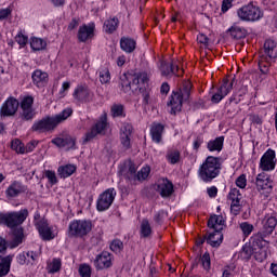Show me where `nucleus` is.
I'll list each match as a JSON object with an SVG mask.
<instances>
[{"mask_svg": "<svg viewBox=\"0 0 277 277\" xmlns=\"http://www.w3.org/2000/svg\"><path fill=\"white\" fill-rule=\"evenodd\" d=\"M199 177L206 183L209 182V157L206 158L205 162L199 168Z\"/></svg>", "mask_w": 277, "mask_h": 277, "instance_id": "obj_42", "label": "nucleus"}, {"mask_svg": "<svg viewBox=\"0 0 277 277\" xmlns=\"http://www.w3.org/2000/svg\"><path fill=\"white\" fill-rule=\"evenodd\" d=\"M96 269H109L111 267V254L107 251L102 252L94 261Z\"/></svg>", "mask_w": 277, "mask_h": 277, "instance_id": "obj_22", "label": "nucleus"}, {"mask_svg": "<svg viewBox=\"0 0 277 277\" xmlns=\"http://www.w3.org/2000/svg\"><path fill=\"white\" fill-rule=\"evenodd\" d=\"M107 129V114L101 116L100 121L91 128L89 132L85 133L83 144L92 142L96 135H102V133Z\"/></svg>", "mask_w": 277, "mask_h": 277, "instance_id": "obj_8", "label": "nucleus"}, {"mask_svg": "<svg viewBox=\"0 0 277 277\" xmlns=\"http://www.w3.org/2000/svg\"><path fill=\"white\" fill-rule=\"evenodd\" d=\"M224 164V158L209 156V181L217 179L222 172V166Z\"/></svg>", "mask_w": 277, "mask_h": 277, "instance_id": "obj_14", "label": "nucleus"}, {"mask_svg": "<svg viewBox=\"0 0 277 277\" xmlns=\"http://www.w3.org/2000/svg\"><path fill=\"white\" fill-rule=\"evenodd\" d=\"M79 274L81 277H92V267L88 264H82L79 267Z\"/></svg>", "mask_w": 277, "mask_h": 277, "instance_id": "obj_53", "label": "nucleus"}, {"mask_svg": "<svg viewBox=\"0 0 277 277\" xmlns=\"http://www.w3.org/2000/svg\"><path fill=\"white\" fill-rule=\"evenodd\" d=\"M30 47L32 51H42L43 49H47V41L35 37L30 41Z\"/></svg>", "mask_w": 277, "mask_h": 277, "instance_id": "obj_43", "label": "nucleus"}, {"mask_svg": "<svg viewBox=\"0 0 277 277\" xmlns=\"http://www.w3.org/2000/svg\"><path fill=\"white\" fill-rule=\"evenodd\" d=\"M77 168L72 164H67L64 167H60L57 172L61 179H68V176H72L75 174Z\"/></svg>", "mask_w": 277, "mask_h": 277, "instance_id": "obj_38", "label": "nucleus"}, {"mask_svg": "<svg viewBox=\"0 0 277 277\" xmlns=\"http://www.w3.org/2000/svg\"><path fill=\"white\" fill-rule=\"evenodd\" d=\"M236 187H239V189H246L248 185V179L246 174H240L236 181H235Z\"/></svg>", "mask_w": 277, "mask_h": 277, "instance_id": "obj_52", "label": "nucleus"}, {"mask_svg": "<svg viewBox=\"0 0 277 277\" xmlns=\"http://www.w3.org/2000/svg\"><path fill=\"white\" fill-rule=\"evenodd\" d=\"M44 176H45V179H48V181H49V183H51V185L57 184V175H55V171L47 170L44 172Z\"/></svg>", "mask_w": 277, "mask_h": 277, "instance_id": "obj_59", "label": "nucleus"}, {"mask_svg": "<svg viewBox=\"0 0 277 277\" xmlns=\"http://www.w3.org/2000/svg\"><path fill=\"white\" fill-rule=\"evenodd\" d=\"M72 116V108H66L61 114L53 117H44L39 121H36L32 124V131L37 133H50L51 131H55L57 129V124L68 120Z\"/></svg>", "mask_w": 277, "mask_h": 277, "instance_id": "obj_1", "label": "nucleus"}, {"mask_svg": "<svg viewBox=\"0 0 277 277\" xmlns=\"http://www.w3.org/2000/svg\"><path fill=\"white\" fill-rule=\"evenodd\" d=\"M276 150L268 148L260 158L259 170L262 172H274L276 170Z\"/></svg>", "mask_w": 277, "mask_h": 277, "instance_id": "obj_7", "label": "nucleus"}, {"mask_svg": "<svg viewBox=\"0 0 277 277\" xmlns=\"http://www.w3.org/2000/svg\"><path fill=\"white\" fill-rule=\"evenodd\" d=\"M237 14L240 21H245L246 23H256V21H261L264 15L261 6L254 1L242 5L237 10Z\"/></svg>", "mask_w": 277, "mask_h": 277, "instance_id": "obj_4", "label": "nucleus"}, {"mask_svg": "<svg viewBox=\"0 0 277 277\" xmlns=\"http://www.w3.org/2000/svg\"><path fill=\"white\" fill-rule=\"evenodd\" d=\"M226 221L222 214H210L209 216V246L212 248H220L224 241V226Z\"/></svg>", "mask_w": 277, "mask_h": 277, "instance_id": "obj_2", "label": "nucleus"}, {"mask_svg": "<svg viewBox=\"0 0 277 277\" xmlns=\"http://www.w3.org/2000/svg\"><path fill=\"white\" fill-rule=\"evenodd\" d=\"M203 269L209 271V253L206 252L202 256L198 258V262Z\"/></svg>", "mask_w": 277, "mask_h": 277, "instance_id": "obj_58", "label": "nucleus"}, {"mask_svg": "<svg viewBox=\"0 0 277 277\" xmlns=\"http://www.w3.org/2000/svg\"><path fill=\"white\" fill-rule=\"evenodd\" d=\"M9 246L10 243L8 242V240L3 237H0V254H5V252H8Z\"/></svg>", "mask_w": 277, "mask_h": 277, "instance_id": "obj_64", "label": "nucleus"}, {"mask_svg": "<svg viewBox=\"0 0 277 277\" xmlns=\"http://www.w3.org/2000/svg\"><path fill=\"white\" fill-rule=\"evenodd\" d=\"M92 230V221L75 220L72 221L67 230L68 237H85Z\"/></svg>", "mask_w": 277, "mask_h": 277, "instance_id": "obj_5", "label": "nucleus"}, {"mask_svg": "<svg viewBox=\"0 0 277 277\" xmlns=\"http://www.w3.org/2000/svg\"><path fill=\"white\" fill-rule=\"evenodd\" d=\"M110 114L113 118H120V116H124V106L121 104H114L110 108Z\"/></svg>", "mask_w": 277, "mask_h": 277, "instance_id": "obj_46", "label": "nucleus"}, {"mask_svg": "<svg viewBox=\"0 0 277 277\" xmlns=\"http://www.w3.org/2000/svg\"><path fill=\"white\" fill-rule=\"evenodd\" d=\"M130 81H131V85H132V92H135L137 90H140L142 92V88H140V78L137 75H131L130 74Z\"/></svg>", "mask_w": 277, "mask_h": 277, "instance_id": "obj_56", "label": "nucleus"}, {"mask_svg": "<svg viewBox=\"0 0 277 277\" xmlns=\"http://www.w3.org/2000/svg\"><path fill=\"white\" fill-rule=\"evenodd\" d=\"M123 248H124V243H122V241L119 239H115L110 243V250L113 252H116L117 254L122 252Z\"/></svg>", "mask_w": 277, "mask_h": 277, "instance_id": "obj_51", "label": "nucleus"}, {"mask_svg": "<svg viewBox=\"0 0 277 277\" xmlns=\"http://www.w3.org/2000/svg\"><path fill=\"white\" fill-rule=\"evenodd\" d=\"M267 237L269 236L260 230L250 238V246L253 248V250H259V248H267V240H265Z\"/></svg>", "mask_w": 277, "mask_h": 277, "instance_id": "obj_24", "label": "nucleus"}, {"mask_svg": "<svg viewBox=\"0 0 277 277\" xmlns=\"http://www.w3.org/2000/svg\"><path fill=\"white\" fill-rule=\"evenodd\" d=\"M90 38H94V26L93 25H83L78 30V40L80 42H88Z\"/></svg>", "mask_w": 277, "mask_h": 277, "instance_id": "obj_29", "label": "nucleus"}, {"mask_svg": "<svg viewBox=\"0 0 277 277\" xmlns=\"http://www.w3.org/2000/svg\"><path fill=\"white\" fill-rule=\"evenodd\" d=\"M15 40L17 42V44H19L21 47H25V44H27L28 42V38L27 36L23 35V34H18L16 37H15Z\"/></svg>", "mask_w": 277, "mask_h": 277, "instance_id": "obj_63", "label": "nucleus"}, {"mask_svg": "<svg viewBox=\"0 0 277 277\" xmlns=\"http://www.w3.org/2000/svg\"><path fill=\"white\" fill-rule=\"evenodd\" d=\"M36 228L44 241H51V239L54 238L53 230L51 229V226H49V222L44 219L38 221L35 223Z\"/></svg>", "mask_w": 277, "mask_h": 277, "instance_id": "obj_18", "label": "nucleus"}, {"mask_svg": "<svg viewBox=\"0 0 277 277\" xmlns=\"http://www.w3.org/2000/svg\"><path fill=\"white\" fill-rule=\"evenodd\" d=\"M100 81L101 83H109V81H111L109 69L105 68L100 71Z\"/></svg>", "mask_w": 277, "mask_h": 277, "instance_id": "obj_54", "label": "nucleus"}, {"mask_svg": "<svg viewBox=\"0 0 277 277\" xmlns=\"http://www.w3.org/2000/svg\"><path fill=\"white\" fill-rule=\"evenodd\" d=\"M255 185L258 189L262 190L266 189L268 192H272L274 189V181L269 175L265 174V172H262L256 175Z\"/></svg>", "mask_w": 277, "mask_h": 277, "instance_id": "obj_20", "label": "nucleus"}, {"mask_svg": "<svg viewBox=\"0 0 277 277\" xmlns=\"http://www.w3.org/2000/svg\"><path fill=\"white\" fill-rule=\"evenodd\" d=\"M21 118L22 120H34L36 116V110H34V97L26 96L21 103Z\"/></svg>", "mask_w": 277, "mask_h": 277, "instance_id": "obj_12", "label": "nucleus"}, {"mask_svg": "<svg viewBox=\"0 0 277 277\" xmlns=\"http://www.w3.org/2000/svg\"><path fill=\"white\" fill-rule=\"evenodd\" d=\"M241 190L238 188H230L227 194V200L230 202V213L233 215H239L241 213Z\"/></svg>", "mask_w": 277, "mask_h": 277, "instance_id": "obj_10", "label": "nucleus"}, {"mask_svg": "<svg viewBox=\"0 0 277 277\" xmlns=\"http://www.w3.org/2000/svg\"><path fill=\"white\" fill-rule=\"evenodd\" d=\"M269 61L265 62H260L259 63V70L261 72V75H269Z\"/></svg>", "mask_w": 277, "mask_h": 277, "instance_id": "obj_60", "label": "nucleus"}, {"mask_svg": "<svg viewBox=\"0 0 277 277\" xmlns=\"http://www.w3.org/2000/svg\"><path fill=\"white\" fill-rule=\"evenodd\" d=\"M239 228L242 232L243 237H248L249 235H252V232L254 230V225L248 222H242L239 224Z\"/></svg>", "mask_w": 277, "mask_h": 277, "instance_id": "obj_47", "label": "nucleus"}, {"mask_svg": "<svg viewBox=\"0 0 277 277\" xmlns=\"http://www.w3.org/2000/svg\"><path fill=\"white\" fill-rule=\"evenodd\" d=\"M150 175V167H143L137 173L135 181H146Z\"/></svg>", "mask_w": 277, "mask_h": 277, "instance_id": "obj_48", "label": "nucleus"}, {"mask_svg": "<svg viewBox=\"0 0 277 277\" xmlns=\"http://www.w3.org/2000/svg\"><path fill=\"white\" fill-rule=\"evenodd\" d=\"M23 239H25V233L23 227H17L13 230V240L9 243L11 249L18 248L21 243H23Z\"/></svg>", "mask_w": 277, "mask_h": 277, "instance_id": "obj_33", "label": "nucleus"}, {"mask_svg": "<svg viewBox=\"0 0 277 277\" xmlns=\"http://www.w3.org/2000/svg\"><path fill=\"white\" fill-rule=\"evenodd\" d=\"M62 269V260L60 259H54L52 263L49 265V273L50 274H55Z\"/></svg>", "mask_w": 277, "mask_h": 277, "instance_id": "obj_50", "label": "nucleus"}, {"mask_svg": "<svg viewBox=\"0 0 277 277\" xmlns=\"http://www.w3.org/2000/svg\"><path fill=\"white\" fill-rule=\"evenodd\" d=\"M235 0H223L222 4H221V11L223 14H226V12H228V10H230V8H233V2Z\"/></svg>", "mask_w": 277, "mask_h": 277, "instance_id": "obj_62", "label": "nucleus"}, {"mask_svg": "<svg viewBox=\"0 0 277 277\" xmlns=\"http://www.w3.org/2000/svg\"><path fill=\"white\" fill-rule=\"evenodd\" d=\"M277 226V217L276 216H268L264 220L263 227L261 228L263 235H272L274 230H276Z\"/></svg>", "mask_w": 277, "mask_h": 277, "instance_id": "obj_31", "label": "nucleus"}, {"mask_svg": "<svg viewBox=\"0 0 277 277\" xmlns=\"http://www.w3.org/2000/svg\"><path fill=\"white\" fill-rule=\"evenodd\" d=\"M14 255H0V277H5L10 274V267L12 266V261Z\"/></svg>", "mask_w": 277, "mask_h": 277, "instance_id": "obj_30", "label": "nucleus"}, {"mask_svg": "<svg viewBox=\"0 0 277 277\" xmlns=\"http://www.w3.org/2000/svg\"><path fill=\"white\" fill-rule=\"evenodd\" d=\"M168 161H170L173 166L174 163H179L181 161V151L180 150H171L167 155Z\"/></svg>", "mask_w": 277, "mask_h": 277, "instance_id": "obj_49", "label": "nucleus"}, {"mask_svg": "<svg viewBox=\"0 0 277 277\" xmlns=\"http://www.w3.org/2000/svg\"><path fill=\"white\" fill-rule=\"evenodd\" d=\"M183 98H185L183 96L182 93L180 92H173L170 101L168 103V107H171V111L170 114H176L177 111H181L182 107H183Z\"/></svg>", "mask_w": 277, "mask_h": 277, "instance_id": "obj_23", "label": "nucleus"}, {"mask_svg": "<svg viewBox=\"0 0 277 277\" xmlns=\"http://www.w3.org/2000/svg\"><path fill=\"white\" fill-rule=\"evenodd\" d=\"M121 174L124 176V179H128V181H135L137 175V167L133 161L129 160L124 162Z\"/></svg>", "mask_w": 277, "mask_h": 277, "instance_id": "obj_26", "label": "nucleus"}, {"mask_svg": "<svg viewBox=\"0 0 277 277\" xmlns=\"http://www.w3.org/2000/svg\"><path fill=\"white\" fill-rule=\"evenodd\" d=\"M160 71L162 77H170L171 75H175V77L183 76V69L179 68V63H160Z\"/></svg>", "mask_w": 277, "mask_h": 277, "instance_id": "obj_16", "label": "nucleus"}, {"mask_svg": "<svg viewBox=\"0 0 277 277\" xmlns=\"http://www.w3.org/2000/svg\"><path fill=\"white\" fill-rule=\"evenodd\" d=\"M150 135L153 142H156V144H160L163 135V126L160 123H155L154 126H151Z\"/></svg>", "mask_w": 277, "mask_h": 277, "instance_id": "obj_36", "label": "nucleus"}, {"mask_svg": "<svg viewBox=\"0 0 277 277\" xmlns=\"http://www.w3.org/2000/svg\"><path fill=\"white\" fill-rule=\"evenodd\" d=\"M252 254L254 255V248H252V245L249 247H242V252H241L242 259L250 261V259H252Z\"/></svg>", "mask_w": 277, "mask_h": 277, "instance_id": "obj_55", "label": "nucleus"}, {"mask_svg": "<svg viewBox=\"0 0 277 277\" xmlns=\"http://www.w3.org/2000/svg\"><path fill=\"white\" fill-rule=\"evenodd\" d=\"M224 135L217 136L214 140L209 141V153H220L224 150Z\"/></svg>", "mask_w": 277, "mask_h": 277, "instance_id": "obj_34", "label": "nucleus"}, {"mask_svg": "<svg viewBox=\"0 0 277 277\" xmlns=\"http://www.w3.org/2000/svg\"><path fill=\"white\" fill-rule=\"evenodd\" d=\"M27 188L21 182L14 181L5 190L6 198H16V196H21V194H25Z\"/></svg>", "mask_w": 277, "mask_h": 277, "instance_id": "obj_27", "label": "nucleus"}, {"mask_svg": "<svg viewBox=\"0 0 277 277\" xmlns=\"http://www.w3.org/2000/svg\"><path fill=\"white\" fill-rule=\"evenodd\" d=\"M228 31L233 40H243V38H246L248 35V31L239 26H232Z\"/></svg>", "mask_w": 277, "mask_h": 277, "instance_id": "obj_37", "label": "nucleus"}, {"mask_svg": "<svg viewBox=\"0 0 277 277\" xmlns=\"http://www.w3.org/2000/svg\"><path fill=\"white\" fill-rule=\"evenodd\" d=\"M136 44L137 43L131 37H122L120 39L121 50L124 51L126 53H133V51H135Z\"/></svg>", "mask_w": 277, "mask_h": 277, "instance_id": "obj_35", "label": "nucleus"}, {"mask_svg": "<svg viewBox=\"0 0 277 277\" xmlns=\"http://www.w3.org/2000/svg\"><path fill=\"white\" fill-rule=\"evenodd\" d=\"M253 256L258 263H263L267 259V247L253 249Z\"/></svg>", "mask_w": 277, "mask_h": 277, "instance_id": "obj_41", "label": "nucleus"}, {"mask_svg": "<svg viewBox=\"0 0 277 277\" xmlns=\"http://www.w3.org/2000/svg\"><path fill=\"white\" fill-rule=\"evenodd\" d=\"M52 144L58 148H67V150H70V148H75L76 141L72 136L66 135L63 137L53 138Z\"/></svg>", "mask_w": 277, "mask_h": 277, "instance_id": "obj_28", "label": "nucleus"}, {"mask_svg": "<svg viewBox=\"0 0 277 277\" xmlns=\"http://www.w3.org/2000/svg\"><path fill=\"white\" fill-rule=\"evenodd\" d=\"M235 81H237V77L233 76L229 78L228 76L223 78V83L221 87L217 89V92L214 93L210 101L213 103V105H217L228 96L229 92H233V85H235Z\"/></svg>", "mask_w": 277, "mask_h": 277, "instance_id": "obj_6", "label": "nucleus"}, {"mask_svg": "<svg viewBox=\"0 0 277 277\" xmlns=\"http://www.w3.org/2000/svg\"><path fill=\"white\" fill-rule=\"evenodd\" d=\"M27 217H29V210L27 209L6 213L0 212V224H2V226H6V228L16 230V228H19L18 226L27 220Z\"/></svg>", "mask_w": 277, "mask_h": 277, "instance_id": "obj_3", "label": "nucleus"}, {"mask_svg": "<svg viewBox=\"0 0 277 277\" xmlns=\"http://www.w3.org/2000/svg\"><path fill=\"white\" fill-rule=\"evenodd\" d=\"M156 192H158L162 198H169L174 192V185L168 179H160L158 180Z\"/></svg>", "mask_w": 277, "mask_h": 277, "instance_id": "obj_19", "label": "nucleus"}, {"mask_svg": "<svg viewBox=\"0 0 277 277\" xmlns=\"http://www.w3.org/2000/svg\"><path fill=\"white\" fill-rule=\"evenodd\" d=\"M264 57L266 62H276L277 60V40L274 38L265 39L263 44Z\"/></svg>", "mask_w": 277, "mask_h": 277, "instance_id": "obj_13", "label": "nucleus"}, {"mask_svg": "<svg viewBox=\"0 0 277 277\" xmlns=\"http://www.w3.org/2000/svg\"><path fill=\"white\" fill-rule=\"evenodd\" d=\"M121 89L123 90V92H133L130 74H124L121 77Z\"/></svg>", "mask_w": 277, "mask_h": 277, "instance_id": "obj_45", "label": "nucleus"}, {"mask_svg": "<svg viewBox=\"0 0 277 277\" xmlns=\"http://www.w3.org/2000/svg\"><path fill=\"white\" fill-rule=\"evenodd\" d=\"M150 235H153V227L150 226L148 219H144L141 223V237L146 239L150 237Z\"/></svg>", "mask_w": 277, "mask_h": 277, "instance_id": "obj_40", "label": "nucleus"}, {"mask_svg": "<svg viewBox=\"0 0 277 277\" xmlns=\"http://www.w3.org/2000/svg\"><path fill=\"white\" fill-rule=\"evenodd\" d=\"M119 21L117 17H113L110 19H107L104 23V29L106 31V34H114V31H116L118 29V25H119Z\"/></svg>", "mask_w": 277, "mask_h": 277, "instance_id": "obj_39", "label": "nucleus"}, {"mask_svg": "<svg viewBox=\"0 0 277 277\" xmlns=\"http://www.w3.org/2000/svg\"><path fill=\"white\" fill-rule=\"evenodd\" d=\"M246 94H248V87L246 85H242L238 90H235L228 100L229 105L232 103H234L235 105H239V102L243 101Z\"/></svg>", "mask_w": 277, "mask_h": 277, "instance_id": "obj_32", "label": "nucleus"}, {"mask_svg": "<svg viewBox=\"0 0 277 277\" xmlns=\"http://www.w3.org/2000/svg\"><path fill=\"white\" fill-rule=\"evenodd\" d=\"M18 100L14 97H9L0 108L1 118H10L15 116L18 111Z\"/></svg>", "mask_w": 277, "mask_h": 277, "instance_id": "obj_11", "label": "nucleus"}, {"mask_svg": "<svg viewBox=\"0 0 277 277\" xmlns=\"http://www.w3.org/2000/svg\"><path fill=\"white\" fill-rule=\"evenodd\" d=\"M72 96L78 103H90L92 101V92H90V89L85 84L78 85Z\"/></svg>", "mask_w": 277, "mask_h": 277, "instance_id": "obj_17", "label": "nucleus"}, {"mask_svg": "<svg viewBox=\"0 0 277 277\" xmlns=\"http://www.w3.org/2000/svg\"><path fill=\"white\" fill-rule=\"evenodd\" d=\"M31 77L32 83L37 88H45L47 83H49V74H47V71H42L41 69H36Z\"/></svg>", "mask_w": 277, "mask_h": 277, "instance_id": "obj_25", "label": "nucleus"}, {"mask_svg": "<svg viewBox=\"0 0 277 277\" xmlns=\"http://www.w3.org/2000/svg\"><path fill=\"white\" fill-rule=\"evenodd\" d=\"M11 148L12 150H15L17 155H25V144H23V142H21L18 138H15L11 142Z\"/></svg>", "mask_w": 277, "mask_h": 277, "instance_id": "obj_44", "label": "nucleus"}, {"mask_svg": "<svg viewBox=\"0 0 277 277\" xmlns=\"http://www.w3.org/2000/svg\"><path fill=\"white\" fill-rule=\"evenodd\" d=\"M205 243H209V232H206V234L198 236L196 239V247L202 248Z\"/></svg>", "mask_w": 277, "mask_h": 277, "instance_id": "obj_57", "label": "nucleus"}, {"mask_svg": "<svg viewBox=\"0 0 277 277\" xmlns=\"http://www.w3.org/2000/svg\"><path fill=\"white\" fill-rule=\"evenodd\" d=\"M133 133V126L130 123H123L120 130L121 144L126 149L131 148V135Z\"/></svg>", "mask_w": 277, "mask_h": 277, "instance_id": "obj_21", "label": "nucleus"}, {"mask_svg": "<svg viewBox=\"0 0 277 277\" xmlns=\"http://www.w3.org/2000/svg\"><path fill=\"white\" fill-rule=\"evenodd\" d=\"M116 199V189L108 188L104 193H102L97 198L96 208L97 211H107L114 205V200Z\"/></svg>", "mask_w": 277, "mask_h": 277, "instance_id": "obj_9", "label": "nucleus"}, {"mask_svg": "<svg viewBox=\"0 0 277 277\" xmlns=\"http://www.w3.org/2000/svg\"><path fill=\"white\" fill-rule=\"evenodd\" d=\"M197 42L199 44L201 64H203V66H207V62H209V37H207V35L205 34H199L197 36Z\"/></svg>", "mask_w": 277, "mask_h": 277, "instance_id": "obj_15", "label": "nucleus"}, {"mask_svg": "<svg viewBox=\"0 0 277 277\" xmlns=\"http://www.w3.org/2000/svg\"><path fill=\"white\" fill-rule=\"evenodd\" d=\"M189 92H192V83L189 81H185L183 84L182 96L184 98H189Z\"/></svg>", "mask_w": 277, "mask_h": 277, "instance_id": "obj_61", "label": "nucleus"}]
</instances>
